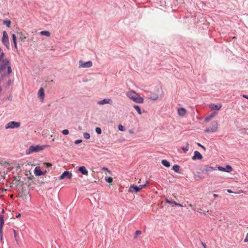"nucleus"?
<instances>
[{
    "instance_id": "obj_1",
    "label": "nucleus",
    "mask_w": 248,
    "mask_h": 248,
    "mask_svg": "<svg viewBox=\"0 0 248 248\" xmlns=\"http://www.w3.org/2000/svg\"><path fill=\"white\" fill-rule=\"evenodd\" d=\"M12 72L10 62L5 56L4 52L0 55V74L1 76L9 75Z\"/></svg>"
},
{
    "instance_id": "obj_2",
    "label": "nucleus",
    "mask_w": 248,
    "mask_h": 248,
    "mask_svg": "<svg viewBox=\"0 0 248 248\" xmlns=\"http://www.w3.org/2000/svg\"><path fill=\"white\" fill-rule=\"evenodd\" d=\"M126 96L137 103H143L144 99L142 97L133 90H130L126 93Z\"/></svg>"
},
{
    "instance_id": "obj_3",
    "label": "nucleus",
    "mask_w": 248,
    "mask_h": 248,
    "mask_svg": "<svg viewBox=\"0 0 248 248\" xmlns=\"http://www.w3.org/2000/svg\"><path fill=\"white\" fill-rule=\"evenodd\" d=\"M48 146L47 145H36V146H31L28 149V154H31L33 152H38L40 151H42L45 149V147H48Z\"/></svg>"
},
{
    "instance_id": "obj_4",
    "label": "nucleus",
    "mask_w": 248,
    "mask_h": 248,
    "mask_svg": "<svg viewBox=\"0 0 248 248\" xmlns=\"http://www.w3.org/2000/svg\"><path fill=\"white\" fill-rule=\"evenodd\" d=\"M218 123L217 121H213L211 123V125L209 127H206L204 131L207 133H213L217 131L218 127Z\"/></svg>"
},
{
    "instance_id": "obj_5",
    "label": "nucleus",
    "mask_w": 248,
    "mask_h": 248,
    "mask_svg": "<svg viewBox=\"0 0 248 248\" xmlns=\"http://www.w3.org/2000/svg\"><path fill=\"white\" fill-rule=\"evenodd\" d=\"M2 44L7 48L9 49L10 43L9 37L6 31H3L2 32V37L1 39Z\"/></svg>"
},
{
    "instance_id": "obj_6",
    "label": "nucleus",
    "mask_w": 248,
    "mask_h": 248,
    "mask_svg": "<svg viewBox=\"0 0 248 248\" xmlns=\"http://www.w3.org/2000/svg\"><path fill=\"white\" fill-rule=\"evenodd\" d=\"M20 126V123L15 122V121H11L9 122L6 125L5 128L6 129H13L15 128H18Z\"/></svg>"
},
{
    "instance_id": "obj_7",
    "label": "nucleus",
    "mask_w": 248,
    "mask_h": 248,
    "mask_svg": "<svg viewBox=\"0 0 248 248\" xmlns=\"http://www.w3.org/2000/svg\"><path fill=\"white\" fill-rule=\"evenodd\" d=\"M79 67L82 68H89L92 66L93 63L91 61H88L84 62L83 61H79Z\"/></svg>"
},
{
    "instance_id": "obj_8",
    "label": "nucleus",
    "mask_w": 248,
    "mask_h": 248,
    "mask_svg": "<svg viewBox=\"0 0 248 248\" xmlns=\"http://www.w3.org/2000/svg\"><path fill=\"white\" fill-rule=\"evenodd\" d=\"M72 176V174L69 171H64L59 177V180H61L64 178L70 179Z\"/></svg>"
},
{
    "instance_id": "obj_9",
    "label": "nucleus",
    "mask_w": 248,
    "mask_h": 248,
    "mask_svg": "<svg viewBox=\"0 0 248 248\" xmlns=\"http://www.w3.org/2000/svg\"><path fill=\"white\" fill-rule=\"evenodd\" d=\"M177 113L179 116L184 117L186 115L187 110L184 108H179L177 109Z\"/></svg>"
},
{
    "instance_id": "obj_10",
    "label": "nucleus",
    "mask_w": 248,
    "mask_h": 248,
    "mask_svg": "<svg viewBox=\"0 0 248 248\" xmlns=\"http://www.w3.org/2000/svg\"><path fill=\"white\" fill-rule=\"evenodd\" d=\"M209 107L213 110H219L222 107V104L221 103H218L217 105L211 104L209 105Z\"/></svg>"
},
{
    "instance_id": "obj_11",
    "label": "nucleus",
    "mask_w": 248,
    "mask_h": 248,
    "mask_svg": "<svg viewBox=\"0 0 248 248\" xmlns=\"http://www.w3.org/2000/svg\"><path fill=\"white\" fill-rule=\"evenodd\" d=\"M217 169L220 171H225L228 172L231 171L232 170V167L229 165H226L225 168L219 166L217 167Z\"/></svg>"
},
{
    "instance_id": "obj_12",
    "label": "nucleus",
    "mask_w": 248,
    "mask_h": 248,
    "mask_svg": "<svg viewBox=\"0 0 248 248\" xmlns=\"http://www.w3.org/2000/svg\"><path fill=\"white\" fill-rule=\"evenodd\" d=\"M202 157H203L202 154L199 152L196 151L194 152V155L192 157V159L193 160L196 159L201 160L202 158Z\"/></svg>"
},
{
    "instance_id": "obj_13",
    "label": "nucleus",
    "mask_w": 248,
    "mask_h": 248,
    "mask_svg": "<svg viewBox=\"0 0 248 248\" xmlns=\"http://www.w3.org/2000/svg\"><path fill=\"white\" fill-rule=\"evenodd\" d=\"M128 192H134L138 193L139 192V189L137 186H135L134 185H131L129 188Z\"/></svg>"
},
{
    "instance_id": "obj_14",
    "label": "nucleus",
    "mask_w": 248,
    "mask_h": 248,
    "mask_svg": "<svg viewBox=\"0 0 248 248\" xmlns=\"http://www.w3.org/2000/svg\"><path fill=\"white\" fill-rule=\"evenodd\" d=\"M217 114V112L216 111L212 112L210 115H209L207 117L205 118V119H204V122L205 123L208 122L212 118H213Z\"/></svg>"
},
{
    "instance_id": "obj_15",
    "label": "nucleus",
    "mask_w": 248,
    "mask_h": 248,
    "mask_svg": "<svg viewBox=\"0 0 248 248\" xmlns=\"http://www.w3.org/2000/svg\"><path fill=\"white\" fill-rule=\"evenodd\" d=\"M78 171L80 172L84 175L87 176L88 175V171L84 166L79 167Z\"/></svg>"
},
{
    "instance_id": "obj_16",
    "label": "nucleus",
    "mask_w": 248,
    "mask_h": 248,
    "mask_svg": "<svg viewBox=\"0 0 248 248\" xmlns=\"http://www.w3.org/2000/svg\"><path fill=\"white\" fill-rule=\"evenodd\" d=\"M112 103V100L109 98H105L103 100H100L98 102V104L103 105L105 104H110Z\"/></svg>"
},
{
    "instance_id": "obj_17",
    "label": "nucleus",
    "mask_w": 248,
    "mask_h": 248,
    "mask_svg": "<svg viewBox=\"0 0 248 248\" xmlns=\"http://www.w3.org/2000/svg\"><path fill=\"white\" fill-rule=\"evenodd\" d=\"M34 174L35 176H41L43 175V171H42L39 167H36L34 169Z\"/></svg>"
},
{
    "instance_id": "obj_18",
    "label": "nucleus",
    "mask_w": 248,
    "mask_h": 248,
    "mask_svg": "<svg viewBox=\"0 0 248 248\" xmlns=\"http://www.w3.org/2000/svg\"><path fill=\"white\" fill-rule=\"evenodd\" d=\"M38 97L43 100L45 97L44 90L43 88H40L38 92Z\"/></svg>"
},
{
    "instance_id": "obj_19",
    "label": "nucleus",
    "mask_w": 248,
    "mask_h": 248,
    "mask_svg": "<svg viewBox=\"0 0 248 248\" xmlns=\"http://www.w3.org/2000/svg\"><path fill=\"white\" fill-rule=\"evenodd\" d=\"M4 223V216L2 215H0V233H1L2 228Z\"/></svg>"
},
{
    "instance_id": "obj_20",
    "label": "nucleus",
    "mask_w": 248,
    "mask_h": 248,
    "mask_svg": "<svg viewBox=\"0 0 248 248\" xmlns=\"http://www.w3.org/2000/svg\"><path fill=\"white\" fill-rule=\"evenodd\" d=\"M158 98L159 95L158 93H152L150 97H149V99L154 101L157 100Z\"/></svg>"
},
{
    "instance_id": "obj_21",
    "label": "nucleus",
    "mask_w": 248,
    "mask_h": 248,
    "mask_svg": "<svg viewBox=\"0 0 248 248\" xmlns=\"http://www.w3.org/2000/svg\"><path fill=\"white\" fill-rule=\"evenodd\" d=\"M40 34L42 36H45L47 37L50 36V32L47 31H43L40 32Z\"/></svg>"
},
{
    "instance_id": "obj_22",
    "label": "nucleus",
    "mask_w": 248,
    "mask_h": 248,
    "mask_svg": "<svg viewBox=\"0 0 248 248\" xmlns=\"http://www.w3.org/2000/svg\"><path fill=\"white\" fill-rule=\"evenodd\" d=\"M17 35H18L19 39L21 41H24L26 38V37L23 34L22 32H18Z\"/></svg>"
},
{
    "instance_id": "obj_23",
    "label": "nucleus",
    "mask_w": 248,
    "mask_h": 248,
    "mask_svg": "<svg viewBox=\"0 0 248 248\" xmlns=\"http://www.w3.org/2000/svg\"><path fill=\"white\" fill-rule=\"evenodd\" d=\"M215 169L211 167V166H206L205 167V168L204 169V170L206 172H211L213 170H215Z\"/></svg>"
},
{
    "instance_id": "obj_24",
    "label": "nucleus",
    "mask_w": 248,
    "mask_h": 248,
    "mask_svg": "<svg viewBox=\"0 0 248 248\" xmlns=\"http://www.w3.org/2000/svg\"><path fill=\"white\" fill-rule=\"evenodd\" d=\"M12 39L13 41L14 44V46L16 48H17V42H16V34H12Z\"/></svg>"
},
{
    "instance_id": "obj_25",
    "label": "nucleus",
    "mask_w": 248,
    "mask_h": 248,
    "mask_svg": "<svg viewBox=\"0 0 248 248\" xmlns=\"http://www.w3.org/2000/svg\"><path fill=\"white\" fill-rule=\"evenodd\" d=\"M162 165L166 167H169L170 166V163L169 161L166 160H163L161 161Z\"/></svg>"
},
{
    "instance_id": "obj_26",
    "label": "nucleus",
    "mask_w": 248,
    "mask_h": 248,
    "mask_svg": "<svg viewBox=\"0 0 248 248\" xmlns=\"http://www.w3.org/2000/svg\"><path fill=\"white\" fill-rule=\"evenodd\" d=\"M105 181L109 183V186L112 185L111 183L113 181V179L111 177H105Z\"/></svg>"
},
{
    "instance_id": "obj_27",
    "label": "nucleus",
    "mask_w": 248,
    "mask_h": 248,
    "mask_svg": "<svg viewBox=\"0 0 248 248\" xmlns=\"http://www.w3.org/2000/svg\"><path fill=\"white\" fill-rule=\"evenodd\" d=\"M133 107L137 110V111L139 114H140V115L141 114L142 112L141 111L140 107L139 106L135 105L133 106Z\"/></svg>"
},
{
    "instance_id": "obj_28",
    "label": "nucleus",
    "mask_w": 248,
    "mask_h": 248,
    "mask_svg": "<svg viewBox=\"0 0 248 248\" xmlns=\"http://www.w3.org/2000/svg\"><path fill=\"white\" fill-rule=\"evenodd\" d=\"M172 170L176 172H178L180 170V167L177 165H174L172 167Z\"/></svg>"
},
{
    "instance_id": "obj_29",
    "label": "nucleus",
    "mask_w": 248,
    "mask_h": 248,
    "mask_svg": "<svg viewBox=\"0 0 248 248\" xmlns=\"http://www.w3.org/2000/svg\"><path fill=\"white\" fill-rule=\"evenodd\" d=\"M11 22L10 20H3V24L6 25L8 28L10 27Z\"/></svg>"
},
{
    "instance_id": "obj_30",
    "label": "nucleus",
    "mask_w": 248,
    "mask_h": 248,
    "mask_svg": "<svg viewBox=\"0 0 248 248\" xmlns=\"http://www.w3.org/2000/svg\"><path fill=\"white\" fill-rule=\"evenodd\" d=\"M182 149L183 150L184 153H186L187 151L189 150V144L188 143H186V147H182Z\"/></svg>"
},
{
    "instance_id": "obj_31",
    "label": "nucleus",
    "mask_w": 248,
    "mask_h": 248,
    "mask_svg": "<svg viewBox=\"0 0 248 248\" xmlns=\"http://www.w3.org/2000/svg\"><path fill=\"white\" fill-rule=\"evenodd\" d=\"M141 234V232L140 231H136L135 232V236H134V238H137V235H140Z\"/></svg>"
},
{
    "instance_id": "obj_32",
    "label": "nucleus",
    "mask_w": 248,
    "mask_h": 248,
    "mask_svg": "<svg viewBox=\"0 0 248 248\" xmlns=\"http://www.w3.org/2000/svg\"><path fill=\"white\" fill-rule=\"evenodd\" d=\"M95 131L98 134H101L102 133V130H101V128L99 127H96L95 128Z\"/></svg>"
},
{
    "instance_id": "obj_33",
    "label": "nucleus",
    "mask_w": 248,
    "mask_h": 248,
    "mask_svg": "<svg viewBox=\"0 0 248 248\" xmlns=\"http://www.w3.org/2000/svg\"><path fill=\"white\" fill-rule=\"evenodd\" d=\"M118 129L120 131H124V126L122 125H121V124H119L118 125Z\"/></svg>"
},
{
    "instance_id": "obj_34",
    "label": "nucleus",
    "mask_w": 248,
    "mask_h": 248,
    "mask_svg": "<svg viewBox=\"0 0 248 248\" xmlns=\"http://www.w3.org/2000/svg\"><path fill=\"white\" fill-rule=\"evenodd\" d=\"M84 137L86 139H89L90 137V134L88 133H84Z\"/></svg>"
},
{
    "instance_id": "obj_35",
    "label": "nucleus",
    "mask_w": 248,
    "mask_h": 248,
    "mask_svg": "<svg viewBox=\"0 0 248 248\" xmlns=\"http://www.w3.org/2000/svg\"><path fill=\"white\" fill-rule=\"evenodd\" d=\"M62 133L63 134L66 135L69 134V131L67 129H64L62 130Z\"/></svg>"
},
{
    "instance_id": "obj_36",
    "label": "nucleus",
    "mask_w": 248,
    "mask_h": 248,
    "mask_svg": "<svg viewBox=\"0 0 248 248\" xmlns=\"http://www.w3.org/2000/svg\"><path fill=\"white\" fill-rule=\"evenodd\" d=\"M14 237L15 238L16 240H17V233L16 231L15 230H13Z\"/></svg>"
},
{
    "instance_id": "obj_37",
    "label": "nucleus",
    "mask_w": 248,
    "mask_h": 248,
    "mask_svg": "<svg viewBox=\"0 0 248 248\" xmlns=\"http://www.w3.org/2000/svg\"><path fill=\"white\" fill-rule=\"evenodd\" d=\"M44 165H45L47 168L50 167L52 166V164L49 163H44Z\"/></svg>"
},
{
    "instance_id": "obj_38",
    "label": "nucleus",
    "mask_w": 248,
    "mask_h": 248,
    "mask_svg": "<svg viewBox=\"0 0 248 248\" xmlns=\"http://www.w3.org/2000/svg\"><path fill=\"white\" fill-rule=\"evenodd\" d=\"M174 202L173 201H170L169 200H168V199H166V202L167 203H174Z\"/></svg>"
},
{
    "instance_id": "obj_39",
    "label": "nucleus",
    "mask_w": 248,
    "mask_h": 248,
    "mask_svg": "<svg viewBox=\"0 0 248 248\" xmlns=\"http://www.w3.org/2000/svg\"><path fill=\"white\" fill-rule=\"evenodd\" d=\"M244 242L245 243H247V242H248V233H247V234H246V236L245 238L244 239Z\"/></svg>"
},
{
    "instance_id": "obj_40",
    "label": "nucleus",
    "mask_w": 248,
    "mask_h": 248,
    "mask_svg": "<svg viewBox=\"0 0 248 248\" xmlns=\"http://www.w3.org/2000/svg\"><path fill=\"white\" fill-rule=\"evenodd\" d=\"M146 184L145 185H140L139 186H138V188L139 189V191L142 189L143 188H144L145 186H146Z\"/></svg>"
},
{
    "instance_id": "obj_41",
    "label": "nucleus",
    "mask_w": 248,
    "mask_h": 248,
    "mask_svg": "<svg viewBox=\"0 0 248 248\" xmlns=\"http://www.w3.org/2000/svg\"><path fill=\"white\" fill-rule=\"evenodd\" d=\"M102 169L107 170L109 174H111V172L107 168L103 167Z\"/></svg>"
},
{
    "instance_id": "obj_42",
    "label": "nucleus",
    "mask_w": 248,
    "mask_h": 248,
    "mask_svg": "<svg viewBox=\"0 0 248 248\" xmlns=\"http://www.w3.org/2000/svg\"><path fill=\"white\" fill-rule=\"evenodd\" d=\"M174 204L176 205H177V206H180V207H183L184 206L183 205H182L180 203H177L176 202H174Z\"/></svg>"
},
{
    "instance_id": "obj_43",
    "label": "nucleus",
    "mask_w": 248,
    "mask_h": 248,
    "mask_svg": "<svg viewBox=\"0 0 248 248\" xmlns=\"http://www.w3.org/2000/svg\"><path fill=\"white\" fill-rule=\"evenodd\" d=\"M202 245L204 248H207L206 244L203 243L202 242Z\"/></svg>"
},
{
    "instance_id": "obj_44",
    "label": "nucleus",
    "mask_w": 248,
    "mask_h": 248,
    "mask_svg": "<svg viewBox=\"0 0 248 248\" xmlns=\"http://www.w3.org/2000/svg\"><path fill=\"white\" fill-rule=\"evenodd\" d=\"M21 217V214L20 213L17 214V215L16 216V218H18V217Z\"/></svg>"
},
{
    "instance_id": "obj_45",
    "label": "nucleus",
    "mask_w": 248,
    "mask_h": 248,
    "mask_svg": "<svg viewBox=\"0 0 248 248\" xmlns=\"http://www.w3.org/2000/svg\"><path fill=\"white\" fill-rule=\"evenodd\" d=\"M227 192L229 193H234L233 191H232L230 189H227Z\"/></svg>"
},
{
    "instance_id": "obj_46",
    "label": "nucleus",
    "mask_w": 248,
    "mask_h": 248,
    "mask_svg": "<svg viewBox=\"0 0 248 248\" xmlns=\"http://www.w3.org/2000/svg\"><path fill=\"white\" fill-rule=\"evenodd\" d=\"M243 97L248 99V95H243Z\"/></svg>"
},
{
    "instance_id": "obj_47",
    "label": "nucleus",
    "mask_w": 248,
    "mask_h": 248,
    "mask_svg": "<svg viewBox=\"0 0 248 248\" xmlns=\"http://www.w3.org/2000/svg\"><path fill=\"white\" fill-rule=\"evenodd\" d=\"M213 196L215 197V198H217L218 197V195L217 194H213Z\"/></svg>"
},
{
    "instance_id": "obj_48",
    "label": "nucleus",
    "mask_w": 248,
    "mask_h": 248,
    "mask_svg": "<svg viewBox=\"0 0 248 248\" xmlns=\"http://www.w3.org/2000/svg\"><path fill=\"white\" fill-rule=\"evenodd\" d=\"M1 52H3V51H2V49L0 47V55L1 54Z\"/></svg>"
},
{
    "instance_id": "obj_49",
    "label": "nucleus",
    "mask_w": 248,
    "mask_h": 248,
    "mask_svg": "<svg viewBox=\"0 0 248 248\" xmlns=\"http://www.w3.org/2000/svg\"><path fill=\"white\" fill-rule=\"evenodd\" d=\"M75 143L76 144H78V140H76L75 141Z\"/></svg>"
},
{
    "instance_id": "obj_50",
    "label": "nucleus",
    "mask_w": 248,
    "mask_h": 248,
    "mask_svg": "<svg viewBox=\"0 0 248 248\" xmlns=\"http://www.w3.org/2000/svg\"><path fill=\"white\" fill-rule=\"evenodd\" d=\"M43 175H44V174H45L46 173V171L45 170L44 171H43Z\"/></svg>"
},
{
    "instance_id": "obj_51",
    "label": "nucleus",
    "mask_w": 248,
    "mask_h": 248,
    "mask_svg": "<svg viewBox=\"0 0 248 248\" xmlns=\"http://www.w3.org/2000/svg\"><path fill=\"white\" fill-rule=\"evenodd\" d=\"M82 142V140H78V144Z\"/></svg>"
},
{
    "instance_id": "obj_52",
    "label": "nucleus",
    "mask_w": 248,
    "mask_h": 248,
    "mask_svg": "<svg viewBox=\"0 0 248 248\" xmlns=\"http://www.w3.org/2000/svg\"><path fill=\"white\" fill-rule=\"evenodd\" d=\"M243 191L242 190H240L239 192H238L237 193H242Z\"/></svg>"
},
{
    "instance_id": "obj_53",
    "label": "nucleus",
    "mask_w": 248,
    "mask_h": 248,
    "mask_svg": "<svg viewBox=\"0 0 248 248\" xmlns=\"http://www.w3.org/2000/svg\"><path fill=\"white\" fill-rule=\"evenodd\" d=\"M201 147H202V148H203L204 150H205V147H204L203 146H202H202H201Z\"/></svg>"
},
{
    "instance_id": "obj_54",
    "label": "nucleus",
    "mask_w": 248,
    "mask_h": 248,
    "mask_svg": "<svg viewBox=\"0 0 248 248\" xmlns=\"http://www.w3.org/2000/svg\"><path fill=\"white\" fill-rule=\"evenodd\" d=\"M198 146H200V147H201V146H202V145L201 144H200V143H198Z\"/></svg>"
},
{
    "instance_id": "obj_55",
    "label": "nucleus",
    "mask_w": 248,
    "mask_h": 248,
    "mask_svg": "<svg viewBox=\"0 0 248 248\" xmlns=\"http://www.w3.org/2000/svg\"><path fill=\"white\" fill-rule=\"evenodd\" d=\"M189 206L190 207H192V204H189Z\"/></svg>"
}]
</instances>
